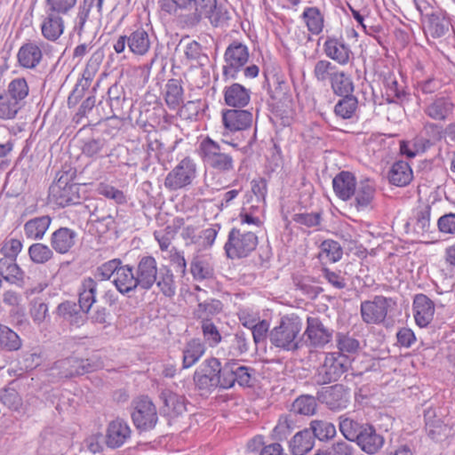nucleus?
<instances>
[{
	"label": "nucleus",
	"mask_w": 455,
	"mask_h": 455,
	"mask_svg": "<svg viewBox=\"0 0 455 455\" xmlns=\"http://www.w3.org/2000/svg\"><path fill=\"white\" fill-rule=\"evenodd\" d=\"M190 272L196 280L209 279L213 275V268L209 261L200 256H196L192 259Z\"/></svg>",
	"instance_id": "57"
},
{
	"label": "nucleus",
	"mask_w": 455,
	"mask_h": 455,
	"mask_svg": "<svg viewBox=\"0 0 455 455\" xmlns=\"http://www.w3.org/2000/svg\"><path fill=\"white\" fill-rule=\"evenodd\" d=\"M302 323L298 316H283L279 325L273 328L268 335L270 343L275 347L294 351L299 347L298 338Z\"/></svg>",
	"instance_id": "3"
},
{
	"label": "nucleus",
	"mask_w": 455,
	"mask_h": 455,
	"mask_svg": "<svg viewBox=\"0 0 455 455\" xmlns=\"http://www.w3.org/2000/svg\"><path fill=\"white\" fill-rule=\"evenodd\" d=\"M332 92L337 96L353 94L355 85L350 75L339 70L330 83Z\"/></svg>",
	"instance_id": "45"
},
{
	"label": "nucleus",
	"mask_w": 455,
	"mask_h": 455,
	"mask_svg": "<svg viewBox=\"0 0 455 455\" xmlns=\"http://www.w3.org/2000/svg\"><path fill=\"white\" fill-rule=\"evenodd\" d=\"M236 147L237 145L235 143L226 140L220 143L206 137L200 142L198 152L205 167L219 173H228L235 168L233 152L230 148H235Z\"/></svg>",
	"instance_id": "1"
},
{
	"label": "nucleus",
	"mask_w": 455,
	"mask_h": 455,
	"mask_svg": "<svg viewBox=\"0 0 455 455\" xmlns=\"http://www.w3.org/2000/svg\"><path fill=\"white\" fill-rule=\"evenodd\" d=\"M431 207L428 204L419 205L413 211L411 222L417 234L424 235L429 232L431 222Z\"/></svg>",
	"instance_id": "43"
},
{
	"label": "nucleus",
	"mask_w": 455,
	"mask_h": 455,
	"mask_svg": "<svg viewBox=\"0 0 455 455\" xmlns=\"http://www.w3.org/2000/svg\"><path fill=\"white\" fill-rule=\"evenodd\" d=\"M180 42V45L183 47V54L187 63L204 66L208 60V57L203 52L202 46L196 41H190L185 44Z\"/></svg>",
	"instance_id": "46"
},
{
	"label": "nucleus",
	"mask_w": 455,
	"mask_h": 455,
	"mask_svg": "<svg viewBox=\"0 0 455 455\" xmlns=\"http://www.w3.org/2000/svg\"><path fill=\"white\" fill-rule=\"evenodd\" d=\"M356 184L354 174L347 171L340 172L332 180L333 191L343 201L353 197Z\"/></svg>",
	"instance_id": "29"
},
{
	"label": "nucleus",
	"mask_w": 455,
	"mask_h": 455,
	"mask_svg": "<svg viewBox=\"0 0 455 455\" xmlns=\"http://www.w3.org/2000/svg\"><path fill=\"white\" fill-rule=\"evenodd\" d=\"M52 218L49 215L30 219L24 224V234L28 239L41 240L50 228Z\"/></svg>",
	"instance_id": "33"
},
{
	"label": "nucleus",
	"mask_w": 455,
	"mask_h": 455,
	"mask_svg": "<svg viewBox=\"0 0 455 455\" xmlns=\"http://www.w3.org/2000/svg\"><path fill=\"white\" fill-rule=\"evenodd\" d=\"M0 402L10 410L18 411L22 400L17 390L11 387L0 389Z\"/></svg>",
	"instance_id": "64"
},
{
	"label": "nucleus",
	"mask_w": 455,
	"mask_h": 455,
	"mask_svg": "<svg viewBox=\"0 0 455 455\" xmlns=\"http://www.w3.org/2000/svg\"><path fill=\"white\" fill-rule=\"evenodd\" d=\"M316 407L315 398L309 395H304L299 396L292 403L291 411L295 414L311 416L315 413Z\"/></svg>",
	"instance_id": "56"
},
{
	"label": "nucleus",
	"mask_w": 455,
	"mask_h": 455,
	"mask_svg": "<svg viewBox=\"0 0 455 455\" xmlns=\"http://www.w3.org/2000/svg\"><path fill=\"white\" fill-rule=\"evenodd\" d=\"M388 180L390 183L397 187H404L408 185L412 180V171L404 161L395 162L388 173Z\"/></svg>",
	"instance_id": "40"
},
{
	"label": "nucleus",
	"mask_w": 455,
	"mask_h": 455,
	"mask_svg": "<svg viewBox=\"0 0 455 455\" xmlns=\"http://www.w3.org/2000/svg\"><path fill=\"white\" fill-rule=\"evenodd\" d=\"M184 91L181 81L170 79L165 84L164 100L169 108L175 110L183 103Z\"/></svg>",
	"instance_id": "41"
},
{
	"label": "nucleus",
	"mask_w": 455,
	"mask_h": 455,
	"mask_svg": "<svg viewBox=\"0 0 455 455\" xmlns=\"http://www.w3.org/2000/svg\"><path fill=\"white\" fill-rule=\"evenodd\" d=\"M0 275L6 282L22 287L25 284V273L11 257L0 259Z\"/></svg>",
	"instance_id": "32"
},
{
	"label": "nucleus",
	"mask_w": 455,
	"mask_h": 455,
	"mask_svg": "<svg viewBox=\"0 0 455 455\" xmlns=\"http://www.w3.org/2000/svg\"><path fill=\"white\" fill-rule=\"evenodd\" d=\"M108 97L112 113L110 117L116 116L123 109V103L125 100L124 92L119 84H114L108 90Z\"/></svg>",
	"instance_id": "61"
},
{
	"label": "nucleus",
	"mask_w": 455,
	"mask_h": 455,
	"mask_svg": "<svg viewBox=\"0 0 455 455\" xmlns=\"http://www.w3.org/2000/svg\"><path fill=\"white\" fill-rule=\"evenodd\" d=\"M97 281L92 277H86L82 281L79 289V307L84 313H88L96 302Z\"/></svg>",
	"instance_id": "36"
},
{
	"label": "nucleus",
	"mask_w": 455,
	"mask_h": 455,
	"mask_svg": "<svg viewBox=\"0 0 455 455\" xmlns=\"http://www.w3.org/2000/svg\"><path fill=\"white\" fill-rule=\"evenodd\" d=\"M338 71V68L330 60H319L314 66L313 76L319 83H331Z\"/></svg>",
	"instance_id": "50"
},
{
	"label": "nucleus",
	"mask_w": 455,
	"mask_h": 455,
	"mask_svg": "<svg viewBox=\"0 0 455 455\" xmlns=\"http://www.w3.org/2000/svg\"><path fill=\"white\" fill-rule=\"evenodd\" d=\"M197 175L196 162L185 157L166 175L164 187L170 191H177L190 186Z\"/></svg>",
	"instance_id": "7"
},
{
	"label": "nucleus",
	"mask_w": 455,
	"mask_h": 455,
	"mask_svg": "<svg viewBox=\"0 0 455 455\" xmlns=\"http://www.w3.org/2000/svg\"><path fill=\"white\" fill-rule=\"evenodd\" d=\"M77 238L76 231L61 227L51 235L50 243L57 253L66 254L76 245Z\"/></svg>",
	"instance_id": "22"
},
{
	"label": "nucleus",
	"mask_w": 455,
	"mask_h": 455,
	"mask_svg": "<svg viewBox=\"0 0 455 455\" xmlns=\"http://www.w3.org/2000/svg\"><path fill=\"white\" fill-rule=\"evenodd\" d=\"M222 369L220 362L211 357L204 360L194 373V382L203 395L210 394L217 387L222 388Z\"/></svg>",
	"instance_id": "5"
},
{
	"label": "nucleus",
	"mask_w": 455,
	"mask_h": 455,
	"mask_svg": "<svg viewBox=\"0 0 455 455\" xmlns=\"http://www.w3.org/2000/svg\"><path fill=\"white\" fill-rule=\"evenodd\" d=\"M134 426L143 431L153 429L158 420L156 408L148 396L141 395L132 402Z\"/></svg>",
	"instance_id": "9"
},
{
	"label": "nucleus",
	"mask_w": 455,
	"mask_h": 455,
	"mask_svg": "<svg viewBox=\"0 0 455 455\" xmlns=\"http://www.w3.org/2000/svg\"><path fill=\"white\" fill-rule=\"evenodd\" d=\"M30 259L36 264H45L53 259V249L41 243H33L28 248Z\"/></svg>",
	"instance_id": "58"
},
{
	"label": "nucleus",
	"mask_w": 455,
	"mask_h": 455,
	"mask_svg": "<svg viewBox=\"0 0 455 455\" xmlns=\"http://www.w3.org/2000/svg\"><path fill=\"white\" fill-rule=\"evenodd\" d=\"M317 399L330 410L347 408L350 401V389L342 384L323 387L317 392Z\"/></svg>",
	"instance_id": "15"
},
{
	"label": "nucleus",
	"mask_w": 455,
	"mask_h": 455,
	"mask_svg": "<svg viewBox=\"0 0 455 455\" xmlns=\"http://www.w3.org/2000/svg\"><path fill=\"white\" fill-rule=\"evenodd\" d=\"M95 75L96 74L94 72L88 70L86 68H84L82 74V78L77 82L74 90L68 96V105L69 107H74L82 99L84 92L91 86Z\"/></svg>",
	"instance_id": "47"
},
{
	"label": "nucleus",
	"mask_w": 455,
	"mask_h": 455,
	"mask_svg": "<svg viewBox=\"0 0 455 455\" xmlns=\"http://www.w3.org/2000/svg\"><path fill=\"white\" fill-rule=\"evenodd\" d=\"M424 419L426 430L431 439L437 442L447 436L450 431L448 425L444 424L442 419L438 417L435 409H426L424 411Z\"/></svg>",
	"instance_id": "30"
},
{
	"label": "nucleus",
	"mask_w": 455,
	"mask_h": 455,
	"mask_svg": "<svg viewBox=\"0 0 455 455\" xmlns=\"http://www.w3.org/2000/svg\"><path fill=\"white\" fill-rule=\"evenodd\" d=\"M156 283L159 290L166 297H172L176 291V285L172 272L168 268H161L156 276Z\"/></svg>",
	"instance_id": "59"
},
{
	"label": "nucleus",
	"mask_w": 455,
	"mask_h": 455,
	"mask_svg": "<svg viewBox=\"0 0 455 455\" xmlns=\"http://www.w3.org/2000/svg\"><path fill=\"white\" fill-rule=\"evenodd\" d=\"M375 195L374 182L369 179L361 180L356 184L355 193V205L360 210L367 207L372 201Z\"/></svg>",
	"instance_id": "38"
},
{
	"label": "nucleus",
	"mask_w": 455,
	"mask_h": 455,
	"mask_svg": "<svg viewBox=\"0 0 455 455\" xmlns=\"http://www.w3.org/2000/svg\"><path fill=\"white\" fill-rule=\"evenodd\" d=\"M308 429L311 430L314 440L317 438L319 441H327L336 435L335 426L325 420H312Z\"/></svg>",
	"instance_id": "55"
},
{
	"label": "nucleus",
	"mask_w": 455,
	"mask_h": 455,
	"mask_svg": "<svg viewBox=\"0 0 455 455\" xmlns=\"http://www.w3.org/2000/svg\"><path fill=\"white\" fill-rule=\"evenodd\" d=\"M158 273L157 262L153 256L148 255L140 258L135 274L140 289L150 290L156 282Z\"/></svg>",
	"instance_id": "19"
},
{
	"label": "nucleus",
	"mask_w": 455,
	"mask_h": 455,
	"mask_svg": "<svg viewBox=\"0 0 455 455\" xmlns=\"http://www.w3.org/2000/svg\"><path fill=\"white\" fill-rule=\"evenodd\" d=\"M224 127L230 132L243 131L252 123V114L248 110L228 109L222 113Z\"/></svg>",
	"instance_id": "24"
},
{
	"label": "nucleus",
	"mask_w": 455,
	"mask_h": 455,
	"mask_svg": "<svg viewBox=\"0 0 455 455\" xmlns=\"http://www.w3.org/2000/svg\"><path fill=\"white\" fill-rule=\"evenodd\" d=\"M25 106L5 93L0 94V119L12 120Z\"/></svg>",
	"instance_id": "53"
},
{
	"label": "nucleus",
	"mask_w": 455,
	"mask_h": 455,
	"mask_svg": "<svg viewBox=\"0 0 455 455\" xmlns=\"http://www.w3.org/2000/svg\"><path fill=\"white\" fill-rule=\"evenodd\" d=\"M392 298L376 295L371 300H364L360 306L362 320L366 324H381L385 322L388 312L395 306Z\"/></svg>",
	"instance_id": "6"
},
{
	"label": "nucleus",
	"mask_w": 455,
	"mask_h": 455,
	"mask_svg": "<svg viewBox=\"0 0 455 455\" xmlns=\"http://www.w3.org/2000/svg\"><path fill=\"white\" fill-rule=\"evenodd\" d=\"M413 314L419 327L427 326L434 318V302L425 294H417L413 299Z\"/></svg>",
	"instance_id": "23"
},
{
	"label": "nucleus",
	"mask_w": 455,
	"mask_h": 455,
	"mask_svg": "<svg viewBox=\"0 0 455 455\" xmlns=\"http://www.w3.org/2000/svg\"><path fill=\"white\" fill-rule=\"evenodd\" d=\"M427 21L425 23V33L433 38H440L443 36L450 28V20L443 10H432L430 13H427Z\"/></svg>",
	"instance_id": "20"
},
{
	"label": "nucleus",
	"mask_w": 455,
	"mask_h": 455,
	"mask_svg": "<svg viewBox=\"0 0 455 455\" xmlns=\"http://www.w3.org/2000/svg\"><path fill=\"white\" fill-rule=\"evenodd\" d=\"M164 403V411L172 416H178L186 411V398L170 389H164L160 394Z\"/></svg>",
	"instance_id": "34"
},
{
	"label": "nucleus",
	"mask_w": 455,
	"mask_h": 455,
	"mask_svg": "<svg viewBox=\"0 0 455 455\" xmlns=\"http://www.w3.org/2000/svg\"><path fill=\"white\" fill-rule=\"evenodd\" d=\"M223 305L219 299H209L198 304L194 310V316L201 319L202 322L210 321V318L222 311Z\"/></svg>",
	"instance_id": "49"
},
{
	"label": "nucleus",
	"mask_w": 455,
	"mask_h": 455,
	"mask_svg": "<svg viewBox=\"0 0 455 455\" xmlns=\"http://www.w3.org/2000/svg\"><path fill=\"white\" fill-rule=\"evenodd\" d=\"M307 28L313 35H319L324 27V17L317 7H306L301 15Z\"/></svg>",
	"instance_id": "44"
},
{
	"label": "nucleus",
	"mask_w": 455,
	"mask_h": 455,
	"mask_svg": "<svg viewBox=\"0 0 455 455\" xmlns=\"http://www.w3.org/2000/svg\"><path fill=\"white\" fill-rule=\"evenodd\" d=\"M314 445V436L308 428L296 433L289 442V448L293 455H305L313 449Z\"/></svg>",
	"instance_id": "35"
},
{
	"label": "nucleus",
	"mask_w": 455,
	"mask_h": 455,
	"mask_svg": "<svg viewBox=\"0 0 455 455\" xmlns=\"http://www.w3.org/2000/svg\"><path fill=\"white\" fill-rule=\"evenodd\" d=\"M332 329L327 327L319 317H307L304 337L308 346L323 347L332 339Z\"/></svg>",
	"instance_id": "14"
},
{
	"label": "nucleus",
	"mask_w": 455,
	"mask_h": 455,
	"mask_svg": "<svg viewBox=\"0 0 455 455\" xmlns=\"http://www.w3.org/2000/svg\"><path fill=\"white\" fill-rule=\"evenodd\" d=\"M454 108L455 104L451 97L436 95L426 104L424 113L432 120L444 122L451 117Z\"/></svg>",
	"instance_id": "18"
},
{
	"label": "nucleus",
	"mask_w": 455,
	"mask_h": 455,
	"mask_svg": "<svg viewBox=\"0 0 455 455\" xmlns=\"http://www.w3.org/2000/svg\"><path fill=\"white\" fill-rule=\"evenodd\" d=\"M44 44L41 40H26L17 51L16 66L26 70H36L44 60Z\"/></svg>",
	"instance_id": "12"
},
{
	"label": "nucleus",
	"mask_w": 455,
	"mask_h": 455,
	"mask_svg": "<svg viewBox=\"0 0 455 455\" xmlns=\"http://www.w3.org/2000/svg\"><path fill=\"white\" fill-rule=\"evenodd\" d=\"M346 359L338 353H328L316 369L313 379L317 385L337 381L346 371Z\"/></svg>",
	"instance_id": "10"
},
{
	"label": "nucleus",
	"mask_w": 455,
	"mask_h": 455,
	"mask_svg": "<svg viewBox=\"0 0 455 455\" xmlns=\"http://www.w3.org/2000/svg\"><path fill=\"white\" fill-rule=\"evenodd\" d=\"M181 11L190 12L179 17L183 28H195L203 19L217 27L220 21L217 0H173Z\"/></svg>",
	"instance_id": "2"
},
{
	"label": "nucleus",
	"mask_w": 455,
	"mask_h": 455,
	"mask_svg": "<svg viewBox=\"0 0 455 455\" xmlns=\"http://www.w3.org/2000/svg\"><path fill=\"white\" fill-rule=\"evenodd\" d=\"M131 437V428L126 421L116 419L111 421L108 427L106 444L109 448L122 446Z\"/></svg>",
	"instance_id": "26"
},
{
	"label": "nucleus",
	"mask_w": 455,
	"mask_h": 455,
	"mask_svg": "<svg viewBox=\"0 0 455 455\" xmlns=\"http://www.w3.org/2000/svg\"><path fill=\"white\" fill-rule=\"evenodd\" d=\"M4 93L11 97L12 100H15L26 106L27 100L29 96V85L27 79L23 76L12 79L7 84V88Z\"/></svg>",
	"instance_id": "39"
},
{
	"label": "nucleus",
	"mask_w": 455,
	"mask_h": 455,
	"mask_svg": "<svg viewBox=\"0 0 455 455\" xmlns=\"http://www.w3.org/2000/svg\"><path fill=\"white\" fill-rule=\"evenodd\" d=\"M224 99L227 105L234 108H243L250 101L249 91L240 84H233L226 87Z\"/></svg>",
	"instance_id": "37"
},
{
	"label": "nucleus",
	"mask_w": 455,
	"mask_h": 455,
	"mask_svg": "<svg viewBox=\"0 0 455 455\" xmlns=\"http://www.w3.org/2000/svg\"><path fill=\"white\" fill-rule=\"evenodd\" d=\"M40 28L44 39L56 42L64 32V20L61 15L45 9V16Z\"/></svg>",
	"instance_id": "28"
},
{
	"label": "nucleus",
	"mask_w": 455,
	"mask_h": 455,
	"mask_svg": "<svg viewBox=\"0 0 455 455\" xmlns=\"http://www.w3.org/2000/svg\"><path fill=\"white\" fill-rule=\"evenodd\" d=\"M295 421L289 415L281 416L275 428L273 429V437L275 440L282 441L288 437L295 428Z\"/></svg>",
	"instance_id": "63"
},
{
	"label": "nucleus",
	"mask_w": 455,
	"mask_h": 455,
	"mask_svg": "<svg viewBox=\"0 0 455 455\" xmlns=\"http://www.w3.org/2000/svg\"><path fill=\"white\" fill-rule=\"evenodd\" d=\"M51 370L52 371H57V375L60 378L67 379L92 371L94 370V366L88 359L84 360L76 357H69L54 363Z\"/></svg>",
	"instance_id": "17"
},
{
	"label": "nucleus",
	"mask_w": 455,
	"mask_h": 455,
	"mask_svg": "<svg viewBox=\"0 0 455 455\" xmlns=\"http://www.w3.org/2000/svg\"><path fill=\"white\" fill-rule=\"evenodd\" d=\"M253 371V369L242 365L237 361H228L222 369V389L231 388L235 383L241 387H251Z\"/></svg>",
	"instance_id": "13"
},
{
	"label": "nucleus",
	"mask_w": 455,
	"mask_h": 455,
	"mask_svg": "<svg viewBox=\"0 0 455 455\" xmlns=\"http://www.w3.org/2000/svg\"><path fill=\"white\" fill-rule=\"evenodd\" d=\"M266 77L270 97L282 104L289 101L291 97L290 86L284 75L279 71L273 70Z\"/></svg>",
	"instance_id": "21"
},
{
	"label": "nucleus",
	"mask_w": 455,
	"mask_h": 455,
	"mask_svg": "<svg viewBox=\"0 0 455 455\" xmlns=\"http://www.w3.org/2000/svg\"><path fill=\"white\" fill-rule=\"evenodd\" d=\"M257 245L255 231L248 230L245 227H235L229 231L224 250L228 258L241 259L249 256Z\"/></svg>",
	"instance_id": "4"
},
{
	"label": "nucleus",
	"mask_w": 455,
	"mask_h": 455,
	"mask_svg": "<svg viewBox=\"0 0 455 455\" xmlns=\"http://www.w3.org/2000/svg\"><path fill=\"white\" fill-rule=\"evenodd\" d=\"M126 46L129 52L139 56L147 54L151 46V37L143 28H137L129 35L119 36L114 43V50L116 53H122Z\"/></svg>",
	"instance_id": "8"
},
{
	"label": "nucleus",
	"mask_w": 455,
	"mask_h": 455,
	"mask_svg": "<svg viewBox=\"0 0 455 455\" xmlns=\"http://www.w3.org/2000/svg\"><path fill=\"white\" fill-rule=\"evenodd\" d=\"M77 187L76 184H63L60 180L50 188V196L60 207L78 203Z\"/></svg>",
	"instance_id": "25"
},
{
	"label": "nucleus",
	"mask_w": 455,
	"mask_h": 455,
	"mask_svg": "<svg viewBox=\"0 0 455 455\" xmlns=\"http://www.w3.org/2000/svg\"><path fill=\"white\" fill-rule=\"evenodd\" d=\"M184 225V220L182 218H175L171 225H168L163 230H156L154 232V237L158 242L159 247L162 251H167L170 247L172 239L176 233Z\"/></svg>",
	"instance_id": "42"
},
{
	"label": "nucleus",
	"mask_w": 455,
	"mask_h": 455,
	"mask_svg": "<svg viewBox=\"0 0 455 455\" xmlns=\"http://www.w3.org/2000/svg\"><path fill=\"white\" fill-rule=\"evenodd\" d=\"M20 336L6 325L0 324V348L6 351H17L21 347Z\"/></svg>",
	"instance_id": "52"
},
{
	"label": "nucleus",
	"mask_w": 455,
	"mask_h": 455,
	"mask_svg": "<svg viewBox=\"0 0 455 455\" xmlns=\"http://www.w3.org/2000/svg\"><path fill=\"white\" fill-rule=\"evenodd\" d=\"M204 352V346L198 339L188 342L183 351V368H189L194 365Z\"/></svg>",
	"instance_id": "54"
},
{
	"label": "nucleus",
	"mask_w": 455,
	"mask_h": 455,
	"mask_svg": "<svg viewBox=\"0 0 455 455\" xmlns=\"http://www.w3.org/2000/svg\"><path fill=\"white\" fill-rule=\"evenodd\" d=\"M248 60V47L240 42H233L227 47L224 53L223 76L226 78L235 79Z\"/></svg>",
	"instance_id": "11"
},
{
	"label": "nucleus",
	"mask_w": 455,
	"mask_h": 455,
	"mask_svg": "<svg viewBox=\"0 0 455 455\" xmlns=\"http://www.w3.org/2000/svg\"><path fill=\"white\" fill-rule=\"evenodd\" d=\"M429 147V140L416 138L412 141H402L400 145V151L407 157L413 158L418 154L425 152Z\"/></svg>",
	"instance_id": "60"
},
{
	"label": "nucleus",
	"mask_w": 455,
	"mask_h": 455,
	"mask_svg": "<svg viewBox=\"0 0 455 455\" xmlns=\"http://www.w3.org/2000/svg\"><path fill=\"white\" fill-rule=\"evenodd\" d=\"M82 309L75 302L64 301L60 303L57 307V313L64 319L69 321L71 323L79 324L82 319L81 311Z\"/></svg>",
	"instance_id": "62"
},
{
	"label": "nucleus",
	"mask_w": 455,
	"mask_h": 455,
	"mask_svg": "<svg viewBox=\"0 0 455 455\" xmlns=\"http://www.w3.org/2000/svg\"><path fill=\"white\" fill-rule=\"evenodd\" d=\"M323 50L326 57L340 66L347 65L354 59L350 45L341 36H328L323 43Z\"/></svg>",
	"instance_id": "16"
},
{
	"label": "nucleus",
	"mask_w": 455,
	"mask_h": 455,
	"mask_svg": "<svg viewBox=\"0 0 455 455\" xmlns=\"http://www.w3.org/2000/svg\"><path fill=\"white\" fill-rule=\"evenodd\" d=\"M113 283L116 290L124 295L135 291L137 288H140L133 267L130 265H123V262H121L116 271Z\"/></svg>",
	"instance_id": "27"
},
{
	"label": "nucleus",
	"mask_w": 455,
	"mask_h": 455,
	"mask_svg": "<svg viewBox=\"0 0 455 455\" xmlns=\"http://www.w3.org/2000/svg\"><path fill=\"white\" fill-rule=\"evenodd\" d=\"M385 439L378 434L375 428L369 424H365L363 433L356 441L358 446L369 454L378 452L384 445Z\"/></svg>",
	"instance_id": "31"
},
{
	"label": "nucleus",
	"mask_w": 455,
	"mask_h": 455,
	"mask_svg": "<svg viewBox=\"0 0 455 455\" xmlns=\"http://www.w3.org/2000/svg\"><path fill=\"white\" fill-rule=\"evenodd\" d=\"M365 424L348 417H339V430L344 437L350 442L357 441L363 433Z\"/></svg>",
	"instance_id": "48"
},
{
	"label": "nucleus",
	"mask_w": 455,
	"mask_h": 455,
	"mask_svg": "<svg viewBox=\"0 0 455 455\" xmlns=\"http://www.w3.org/2000/svg\"><path fill=\"white\" fill-rule=\"evenodd\" d=\"M334 107V113L342 119H350L358 108V100L353 94L341 96Z\"/></svg>",
	"instance_id": "51"
}]
</instances>
